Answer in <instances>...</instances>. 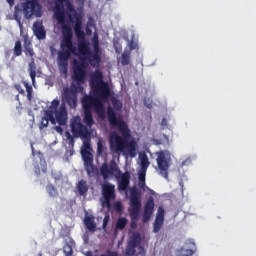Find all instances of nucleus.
I'll use <instances>...</instances> for the list:
<instances>
[{
  "mask_svg": "<svg viewBox=\"0 0 256 256\" xmlns=\"http://www.w3.org/2000/svg\"><path fill=\"white\" fill-rule=\"evenodd\" d=\"M65 5L67 9V16L71 23H75L74 31L76 37H78V51L80 54L81 63L75 62L73 65V81L76 84H72L70 88H65L63 97L66 103L71 109L77 107V93H83V83L87 79V66L89 63L85 61V56L91 55V47L89 42L85 40V32H83V20L81 17H77V11L73 4L69 0H55L54 15L60 25H62V41L60 43V49L58 52V68L61 73L67 75L69 71V59L71 55H77V47L73 44V30L71 26L65 23ZM76 19V22H75Z\"/></svg>",
  "mask_w": 256,
  "mask_h": 256,
  "instance_id": "obj_1",
  "label": "nucleus"
},
{
  "mask_svg": "<svg viewBox=\"0 0 256 256\" xmlns=\"http://www.w3.org/2000/svg\"><path fill=\"white\" fill-rule=\"evenodd\" d=\"M108 123L112 129H117L122 136L114 133L110 136V149L112 153H125L128 151L130 157L137 156V147L134 141H128L131 139V129L129 125L121 117L117 118V113L113 107L108 106L107 108Z\"/></svg>",
  "mask_w": 256,
  "mask_h": 256,
  "instance_id": "obj_2",
  "label": "nucleus"
},
{
  "mask_svg": "<svg viewBox=\"0 0 256 256\" xmlns=\"http://www.w3.org/2000/svg\"><path fill=\"white\" fill-rule=\"evenodd\" d=\"M94 96L84 95L82 98V107L84 111H92L95 110V113L99 117L105 116V105L109 101L111 97V88L108 83H101L98 86L94 87L92 90Z\"/></svg>",
  "mask_w": 256,
  "mask_h": 256,
  "instance_id": "obj_3",
  "label": "nucleus"
},
{
  "mask_svg": "<svg viewBox=\"0 0 256 256\" xmlns=\"http://www.w3.org/2000/svg\"><path fill=\"white\" fill-rule=\"evenodd\" d=\"M128 211L133 221L139 219V213L141 212V191L135 187L130 188V208Z\"/></svg>",
  "mask_w": 256,
  "mask_h": 256,
  "instance_id": "obj_4",
  "label": "nucleus"
},
{
  "mask_svg": "<svg viewBox=\"0 0 256 256\" xmlns=\"http://www.w3.org/2000/svg\"><path fill=\"white\" fill-rule=\"evenodd\" d=\"M156 155L160 175L164 177V179H169V167H171L169 164L171 162V155L169 154V151H160L157 152Z\"/></svg>",
  "mask_w": 256,
  "mask_h": 256,
  "instance_id": "obj_5",
  "label": "nucleus"
},
{
  "mask_svg": "<svg viewBox=\"0 0 256 256\" xmlns=\"http://www.w3.org/2000/svg\"><path fill=\"white\" fill-rule=\"evenodd\" d=\"M70 128L73 137L76 139H78V137H89V128H87V126L81 122V117L79 116L71 119Z\"/></svg>",
  "mask_w": 256,
  "mask_h": 256,
  "instance_id": "obj_6",
  "label": "nucleus"
},
{
  "mask_svg": "<svg viewBox=\"0 0 256 256\" xmlns=\"http://www.w3.org/2000/svg\"><path fill=\"white\" fill-rule=\"evenodd\" d=\"M22 9L26 19H31L34 15H36V17L41 16L39 15V13H41V5L39 4V0H26L22 4Z\"/></svg>",
  "mask_w": 256,
  "mask_h": 256,
  "instance_id": "obj_7",
  "label": "nucleus"
},
{
  "mask_svg": "<svg viewBox=\"0 0 256 256\" xmlns=\"http://www.w3.org/2000/svg\"><path fill=\"white\" fill-rule=\"evenodd\" d=\"M102 195H103V201H102V207H111V201L115 199V185L105 182L102 185Z\"/></svg>",
  "mask_w": 256,
  "mask_h": 256,
  "instance_id": "obj_8",
  "label": "nucleus"
},
{
  "mask_svg": "<svg viewBox=\"0 0 256 256\" xmlns=\"http://www.w3.org/2000/svg\"><path fill=\"white\" fill-rule=\"evenodd\" d=\"M117 171H119V167L113 160L110 162V165L103 163L100 167V174L102 175L104 182L109 181V179L113 177V173H117Z\"/></svg>",
  "mask_w": 256,
  "mask_h": 256,
  "instance_id": "obj_9",
  "label": "nucleus"
},
{
  "mask_svg": "<svg viewBox=\"0 0 256 256\" xmlns=\"http://www.w3.org/2000/svg\"><path fill=\"white\" fill-rule=\"evenodd\" d=\"M155 212V198L153 196H150L146 203L144 204V211L142 215V221L143 223H147L149 219H151V216Z\"/></svg>",
  "mask_w": 256,
  "mask_h": 256,
  "instance_id": "obj_10",
  "label": "nucleus"
},
{
  "mask_svg": "<svg viewBox=\"0 0 256 256\" xmlns=\"http://www.w3.org/2000/svg\"><path fill=\"white\" fill-rule=\"evenodd\" d=\"M82 159L84 161L85 171L91 177L95 173V166L93 165V154L89 150L82 151Z\"/></svg>",
  "mask_w": 256,
  "mask_h": 256,
  "instance_id": "obj_11",
  "label": "nucleus"
},
{
  "mask_svg": "<svg viewBox=\"0 0 256 256\" xmlns=\"http://www.w3.org/2000/svg\"><path fill=\"white\" fill-rule=\"evenodd\" d=\"M93 49V54L90 53L84 57H88V61L92 67H99L101 64V48L99 44H93Z\"/></svg>",
  "mask_w": 256,
  "mask_h": 256,
  "instance_id": "obj_12",
  "label": "nucleus"
},
{
  "mask_svg": "<svg viewBox=\"0 0 256 256\" xmlns=\"http://www.w3.org/2000/svg\"><path fill=\"white\" fill-rule=\"evenodd\" d=\"M140 243L141 238H139V235H134L126 246L125 255L134 256L137 253V247Z\"/></svg>",
  "mask_w": 256,
  "mask_h": 256,
  "instance_id": "obj_13",
  "label": "nucleus"
},
{
  "mask_svg": "<svg viewBox=\"0 0 256 256\" xmlns=\"http://www.w3.org/2000/svg\"><path fill=\"white\" fill-rule=\"evenodd\" d=\"M54 114L56 117V123H58V125H67V107H65V104L61 105L60 108L54 112Z\"/></svg>",
  "mask_w": 256,
  "mask_h": 256,
  "instance_id": "obj_14",
  "label": "nucleus"
},
{
  "mask_svg": "<svg viewBox=\"0 0 256 256\" xmlns=\"http://www.w3.org/2000/svg\"><path fill=\"white\" fill-rule=\"evenodd\" d=\"M130 183L131 173H129V171H126L120 176V180L118 182L119 191H127V189H129Z\"/></svg>",
  "mask_w": 256,
  "mask_h": 256,
  "instance_id": "obj_15",
  "label": "nucleus"
},
{
  "mask_svg": "<svg viewBox=\"0 0 256 256\" xmlns=\"http://www.w3.org/2000/svg\"><path fill=\"white\" fill-rule=\"evenodd\" d=\"M33 32L39 41H43V39H46L47 37V31H45V27L41 22H35L33 24Z\"/></svg>",
  "mask_w": 256,
  "mask_h": 256,
  "instance_id": "obj_16",
  "label": "nucleus"
},
{
  "mask_svg": "<svg viewBox=\"0 0 256 256\" xmlns=\"http://www.w3.org/2000/svg\"><path fill=\"white\" fill-rule=\"evenodd\" d=\"M101 83H107L103 81V73L101 71H96L94 74H92L90 79V85L92 87V90H94V87H98V85H101Z\"/></svg>",
  "mask_w": 256,
  "mask_h": 256,
  "instance_id": "obj_17",
  "label": "nucleus"
},
{
  "mask_svg": "<svg viewBox=\"0 0 256 256\" xmlns=\"http://www.w3.org/2000/svg\"><path fill=\"white\" fill-rule=\"evenodd\" d=\"M84 225L88 231H91V233H95V231H97V224H95V217L93 216H86L84 218Z\"/></svg>",
  "mask_w": 256,
  "mask_h": 256,
  "instance_id": "obj_18",
  "label": "nucleus"
},
{
  "mask_svg": "<svg viewBox=\"0 0 256 256\" xmlns=\"http://www.w3.org/2000/svg\"><path fill=\"white\" fill-rule=\"evenodd\" d=\"M83 122L89 128H91L95 125V120L93 119L92 110H84Z\"/></svg>",
  "mask_w": 256,
  "mask_h": 256,
  "instance_id": "obj_19",
  "label": "nucleus"
},
{
  "mask_svg": "<svg viewBox=\"0 0 256 256\" xmlns=\"http://www.w3.org/2000/svg\"><path fill=\"white\" fill-rule=\"evenodd\" d=\"M24 49L26 55H29L30 57H33L35 55V52L33 51V44L27 36L24 37Z\"/></svg>",
  "mask_w": 256,
  "mask_h": 256,
  "instance_id": "obj_20",
  "label": "nucleus"
},
{
  "mask_svg": "<svg viewBox=\"0 0 256 256\" xmlns=\"http://www.w3.org/2000/svg\"><path fill=\"white\" fill-rule=\"evenodd\" d=\"M76 187L79 195H87V192L89 191V186L87 185V182L85 180L82 179L78 181Z\"/></svg>",
  "mask_w": 256,
  "mask_h": 256,
  "instance_id": "obj_21",
  "label": "nucleus"
},
{
  "mask_svg": "<svg viewBox=\"0 0 256 256\" xmlns=\"http://www.w3.org/2000/svg\"><path fill=\"white\" fill-rule=\"evenodd\" d=\"M140 161V170L147 171V169H149V165H151V162H149V157H147V154H142L140 157Z\"/></svg>",
  "mask_w": 256,
  "mask_h": 256,
  "instance_id": "obj_22",
  "label": "nucleus"
},
{
  "mask_svg": "<svg viewBox=\"0 0 256 256\" xmlns=\"http://www.w3.org/2000/svg\"><path fill=\"white\" fill-rule=\"evenodd\" d=\"M131 63V51L125 50L121 55V65L124 67Z\"/></svg>",
  "mask_w": 256,
  "mask_h": 256,
  "instance_id": "obj_23",
  "label": "nucleus"
},
{
  "mask_svg": "<svg viewBox=\"0 0 256 256\" xmlns=\"http://www.w3.org/2000/svg\"><path fill=\"white\" fill-rule=\"evenodd\" d=\"M37 67L35 66V62H32L29 64V75L30 78L32 79L33 85H35V77H37Z\"/></svg>",
  "mask_w": 256,
  "mask_h": 256,
  "instance_id": "obj_24",
  "label": "nucleus"
},
{
  "mask_svg": "<svg viewBox=\"0 0 256 256\" xmlns=\"http://www.w3.org/2000/svg\"><path fill=\"white\" fill-rule=\"evenodd\" d=\"M23 54V46L21 44V41H16L14 45V56L15 57H21Z\"/></svg>",
  "mask_w": 256,
  "mask_h": 256,
  "instance_id": "obj_25",
  "label": "nucleus"
},
{
  "mask_svg": "<svg viewBox=\"0 0 256 256\" xmlns=\"http://www.w3.org/2000/svg\"><path fill=\"white\" fill-rule=\"evenodd\" d=\"M129 221L127 220V218L125 217H120L118 218L117 222H116V229H119L120 231H123V229L125 227H127V223Z\"/></svg>",
  "mask_w": 256,
  "mask_h": 256,
  "instance_id": "obj_26",
  "label": "nucleus"
},
{
  "mask_svg": "<svg viewBox=\"0 0 256 256\" xmlns=\"http://www.w3.org/2000/svg\"><path fill=\"white\" fill-rule=\"evenodd\" d=\"M44 119H47L48 121H50V123H52V125H55L56 120L53 110H46L44 113Z\"/></svg>",
  "mask_w": 256,
  "mask_h": 256,
  "instance_id": "obj_27",
  "label": "nucleus"
},
{
  "mask_svg": "<svg viewBox=\"0 0 256 256\" xmlns=\"http://www.w3.org/2000/svg\"><path fill=\"white\" fill-rule=\"evenodd\" d=\"M111 103L115 111H121V109H123V103H121V100L117 99L116 97H112Z\"/></svg>",
  "mask_w": 256,
  "mask_h": 256,
  "instance_id": "obj_28",
  "label": "nucleus"
},
{
  "mask_svg": "<svg viewBox=\"0 0 256 256\" xmlns=\"http://www.w3.org/2000/svg\"><path fill=\"white\" fill-rule=\"evenodd\" d=\"M165 220H159L155 218L154 225H153V231L154 233H159L161 231V227H163V223Z\"/></svg>",
  "mask_w": 256,
  "mask_h": 256,
  "instance_id": "obj_29",
  "label": "nucleus"
},
{
  "mask_svg": "<svg viewBox=\"0 0 256 256\" xmlns=\"http://www.w3.org/2000/svg\"><path fill=\"white\" fill-rule=\"evenodd\" d=\"M195 253V251H193V249H185V248H181L176 256H193V254Z\"/></svg>",
  "mask_w": 256,
  "mask_h": 256,
  "instance_id": "obj_30",
  "label": "nucleus"
},
{
  "mask_svg": "<svg viewBox=\"0 0 256 256\" xmlns=\"http://www.w3.org/2000/svg\"><path fill=\"white\" fill-rule=\"evenodd\" d=\"M145 175H147V170H140L138 172L140 187H145Z\"/></svg>",
  "mask_w": 256,
  "mask_h": 256,
  "instance_id": "obj_31",
  "label": "nucleus"
},
{
  "mask_svg": "<svg viewBox=\"0 0 256 256\" xmlns=\"http://www.w3.org/2000/svg\"><path fill=\"white\" fill-rule=\"evenodd\" d=\"M46 191L50 195V197H57V189L53 184H49L46 186Z\"/></svg>",
  "mask_w": 256,
  "mask_h": 256,
  "instance_id": "obj_32",
  "label": "nucleus"
},
{
  "mask_svg": "<svg viewBox=\"0 0 256 256\" xmlns=\"http://www.w3.org/2000/svg\"><path fill=\"white\" fill-rule=\"evenodd\" d=\"M156 219L160 221H165V208L163 206H160L157 210Z\"/></svg>",
  "mask_w": 256,
  "mask_h": 256,
  "instance_id": "obj_33",
  "label": "nucleus"
},
{
  "mask_svg": "<svg viewBox=\"0 0 256 256\" xmlns=\"http://www.w3.org/2000/svg\"><path fill=\"white\" fill-rule=\"evenodd\" d=\"M64 253L66 256H73V247H71L69 244H66L64 246Z\"/></svg>",
  "mask_w": 256,
  "mask_h": 256,
  "instance_id": "obj_34",
  "label": "nucleus"
},
{
  "mask_svg": "<svg viewBox=\"0 0 256 256\" xmlns=\"http://www.w3.org/2000/svg\"><path fill=\"white\" fill-rule=\"evenodd\" d=\"M59 100L58 99H54L52 102H51V106H50V109H52V111H59Z\"/></svg>",
  "mask_w": 256,
  "mask_h": 256,
  "instance_id": "obj_35",
  "label": "nucleus"
},
{
  "mask_svg": "<svg viewBox=\"0 0 256 256\" xmlns=\"http://www.w3.org/2000/svg\"><path fill=\"white\" fill-rule=\"evenodd\" d=\"M114 209L116 213H123V203L121 202L114 203Z\"/></svg>",
  "mask_w": 256,
  "mask_h": 256,
  "instance_id": "obj_36",
  "label": "nucleus"
},
{
  "mask_svg": "<svg viewBox=\"0 0 256 256\" xmlns=\"http://www.w3.org/2000/svg\"><path fill=\"white\" fill-rule=\"evenodd\" d=\"M103 151H104L103 142L101 140H99L98 143H97V153H98V155H103Z\"/></svg>",
  "mask_w": 256,
  "mask_h": 256,
  "instance_id": "obj_37",
  "label": "nucleus"
},
{
  "mask_svg": "<svg viewBox=\"0 0 256 256\" xmlns=\"http://www.w3.org/2000/svg\"><path fill=\"white\" fill-rule=\"evenodd\" d=\"M92 45H99V34L97 32L93 34Z\"/></svg>",
  "mask_w": 256,
  "mask_h": 256,
  "instance_id": "obj_38",
  "label": "nucleus"
},
{
  "mask_svg": "<svg viewBox=\"0 0 256 256\" xmlns=\"http://www.w3.org/2000/svg\"><path fill=\"white\" fill-rule=\"evenodd\" d=\"M114 49L116 53H121L123 51V47L119 42H114Z\"/></svg>",
  "mask_w": 256,
  "mask_h": 256,
  "instance_id": "obj_39",
  "label": "nucleus"
},
{
  "mask_svg": "<svg viewBox=\"0 0 256 256\" xmlns=\"http://www.w3.org/2000/svg\"><path fill=\"white\" fill-rule=\"evenodd\" d=\"M16 91L20 93V95H25V90H23V87H21V84H16L15 86Z\"/></svg>",
  "mask_w": 256,
  "mask_h": 256,
  "instance_id": "obj_40",
  "label": "nucleus"
},
{
  "mask_svg": "<svg viewBox=\"0 0 256 256\" xmlns=\"http://www.w3.org/2000/svg\"><path fill=\"white\" fill-rule=\"evenodd\" d=\"M24 85H25L27 94L33 93V87L31 85H29V83L24 82Z\"/></svg>",
  "mask_w": 256,
  "mask_h": 256,
  "instance_id": "obj_41",
  "label": "nucleus"
},
{
  "mask_svg": "<svg viewBox=\"0 0 256 256\" xmlns=\"http://www.w3.org/2000/svg\"><path fill=\"white\" fill-rule=\"evenodd\" d=\"M107 225H109V216L108 215H106L103 219V224H102L103 229H107Z\"/></svg>",
  "mask_w": 256,
  "mask_h": 256,
  "instance_id": "obj_42",
  "label": "nucleus"
},
{
  "mask_svg": "<svg viewBox=\"0 0 256 256\" xmlns=\"http://www.w3.org/2000/svg\"><path fill=\"white\" fill-rule=\"evenodd\" d=\"M129 49L130 51H134V49H137V44L133 40L129 42Z\"/></svg>",
  "mask_w": 256,
  "mask_h": 256,
  "instance_id": "obj_43",
  "label": "nucleus"
},
{
  "mask_svg": "<svg viewBox=\"0 0 256 256\" xmlns=\"http://www.w3.org/2000/svg\"><path fill=\"white\" fill-rule=\"evenodd\" d=\"M49 121H50V120H47V118L42 117L41 126H42V127H48Z\"/></svg>",
  "mask_w": 256,
  "mask_h": 256,
  "instance_id": "obj_44",
  "label": "nucleus"
},
{
  "mask_svg": "<svg viewBox=\"0 0 256 256\" xmlns=\"http://www.w3.org/2000/svg\"><path fill=\"white\" fill-rule=\"evenodd\" d=\"M65 137H66V139H67L68 141H71V139H73V137H75V136L71 135V132L66 131V132H65Z\"/></svg>",
  "mask_w": 256,
  "mask_h": 256,
  "instance_id": "obj_45",
  "label": "nucleus"
},
{
  "mask_svg": "<svg viewBox=\"0 0 256 256\" xmlns=\"http://www.w3.org/2000/svg\"><path fill=\"white\" fill-rule=\"evenodd\" d=\"M55 131L60 135H63V128L60 126H55Z\"/></svg>",
  "mask_w": 256,
  "mask_h": 256,
  "instance_id": "obj_46",
  "label": "nucleus"
},
{
  "mask_svg": "<svg viewBox=\"0 0 256 256\" xmlns=\"http://www.w3.org/2000/svg\"><path fill=\"white\" fill-rule=\"evenodd\" d=\"M162 127H167V118H163L161 121Z\"/></svg>",
  "mask_w": 256,
  "mask_h": 256,
  "instance_id": "obj_47",
  "label": "nucleus"
},
{
  "mask_svg": "<svg viewBox=\"0 0 256 256\" xmlns=\"http://www.w3.org/2000/svg\"><path fill=\"white\" fill-rule=\"evenodd\" d=\"M187 245H191V247H195V242L193 240H187Z\"/></svg>",
  "mask_w": 256,
  "mask_h": 256,
  "instance_id": "obj_48",
  "label": "nucleus"
},
{
  "mask_svg": "<svg viewBox=\"0 0 256 256\" xmlns=\"http://www.w3.org/2000/svg\"><path fill=\"white\" fill-rule=\"evenodd\" d=\"M6 1L10 5V7H13V5H15V0H6Z\"/></svg>",
  "mask_w": 256,
  "mask_h": 256,
  "instance_id": "obj_49",
  "label": "nucleus"
},
{
  "mask_svg": "<svg viewBox=\"0 0 256 256\" xmlns=\"http://www.w3.org/2000/svg\"><path fill=\"white\" fill-rule=\"evenodd\" d=\"M69 145H71V147H73V145H75V138L69 140Z\"/></svg>",
  "mask_w": 256,
  "mask_h": 256,
  "instance_id": "obj_50",
  "label": "nucleus"
},
{
  "mask_svg": "<svg viewBox=\"0 0 256 256\" xmlns=\"http://www.w3.org/2000/svg\"><path fill=\"white\" fill-rule=\"evenodd\" d=\"M33 95V93H30V94H27V99H28V101H31V99H32V96Z\"/></svg>",
  "mask_w": 256,
  "mask_h": 256,
  "instance_id": "obj_51",
  "label": "nucleus"
},
{
  "mask_svg": "<svg viewBox=\"0 0 256 256\" xmlns=\"http://www.w3.org/2000/svg\"><path fill=\"white\" fill-rule=\"evenodd\" d=\"M156 145H163V142L161 140H155Z\"/></svg>",
  "mask_w": 256,
  "mask_h": 256,
  "instance_id": "obj_52",
  "label": "nucleus"
},
{
  "mask_svg": "<svg viewBox=\"0 0 256 256\" xmlns=\"http://www.w3.org/2000/svg\"><path fill=\"white\" fill-rule=\"evenodd\" d=\"M163 137L166 139L167 143H169V136L164 134Z\"/></svg>",
  "mask_w": 256,
  "mask_h": 256,
  "instance_id": "obj_53",
  "label": "nucleus"
},
{
  "mask_svg": "<svg viewBox=\"0 0 256 256\" xmlns=\"http://www.w3.org/2000/svg\"><path fill=\"white\" fill-rule=\"evenodd\" d=\"M136 226H137V224H136L135 222H132V223H131V228H132V229H135Z\"/></svg>",
  "mask_w": 256,
  "mask_h": 256,
  "instance_id": "obj_54",
  "label": "nucleus"
},
{
  "mask_svg": "<svg viewBox=\"0 0 256 256\" xmlns=\"http://www.w3.org/2000/svg\"><path fill=\"white\" fill-rule=\"evenodd\" d=\"M86 147L89 149V145L86 144Z\"/></svg>",
  "mask_w": 256,
  "mask_h": 256,
  "instance_id": "obj_55",
  "label": "nucleus"
},
{
  "mask_svg": "<svg viewBox=\"0 0 256 256\" xmlns=\"http://www.w3.org/2000/svg\"><path fill=\"white\" fill-rule=\"evenodd\" d=\"M39 256H43L42 254H39Z\"/></svg>",
  "mask_w": 256,
  "mask_h": 256,
  "instance_id": "obj_56",
  "label": "nucleus"
}]
</instances>
